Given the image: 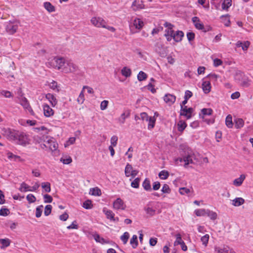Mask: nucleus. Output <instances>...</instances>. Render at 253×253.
<instances>
[{"instance_id": "1", "label": "nucleus", "mask_w": 253, "mask_h": 253, "mask_svg": "<svg viewBox=\"0 0 253 253\" xmlns=\"http://www.w3.org/2000/svg\"><path fill=\"white\" fill-rule=\"evenodd\" d=\"M16 133V134L15 135V137L12 140L16 141V143L18 144L23 146H25L29 144L28 137L23 132H19L18 131H17Z\"/></svg>"}, {"instance_id": "2", "label": "nucleus", "mask_w": 253, "mask_h": 253, "mask_svg": "<svg viewBox=\"0 0 253 253\" xmlns=\"http://www.w3.org/2000/svg\"><path fill=\"white\" fill-rule=\"evenodd\" d=\"M164 26L167 28L165 30L164 36L166 38L167 41L170 42L172 39V35L174 31L173 29L174 25L168 22H166L163 24Z\"/></svg>"}, {"instance_id": "3", "label": "nucleus", "mask_w": 253, "mask_h": 253, "mask_svg": "<svg viewBox=\"0 0 253 253\" xmlns=\"http://www.w3.org/2000/svg\"><path fill=\"white\" fill-rule=\"evenodd\" d=\"M51 63L53 66L58 70L63 69L66 65L65 59L63 57L56 56L54 57Z\"/></svg>"}, {"instance_id": "4", "label": "nucleus", "mask_w": 253, "mask_h": 253, "mask_svg": "<svg viewBox=\"0 0 253 253\" xmlns=\"http://www.w3.org/2000/svg\"><path fill=\"white\" fill-rule=\"evenodd\" d=\"M17 130L8 127H3L1 129V134L9 140H12L15 138Z\"/></svg>"}, {"instance_id": "5", "label": "nucleus", "mask_w": 253, "mask_h": 253, "mask_svg": "<svg viewBox=\"0 0 253 253\" xmlns=\"http://www.w3.org/2000/svg\"><path fill=\"white\" fill-rule=\"evenodd\" d=\"M155 51L162 57H165L167 55V52L163 44L157 42L155 44Z\"/></svg>"}, {"instance_id": "6", "label": "nucleus", "mask_w": 253, "mask_h": 253, "mask_svg": "<svg viewBox=\"0 0 253 253\" xmlns=\"http://www.w3.org/2000/svg\"><path fill=\"white\" fill-rule=\"evenodd\" d=\"M194 112V109L192 107L188 108L187 106L183 107L180 108V115L184 116L187 119L191 118L192 113Z\"/></svg>"}, {"instance_id": "7", "label": "nucleus", "mask_w": 253, "mask_h": 253, "mask_svg": "<svg viewBox=\"0 0 253 253\" xmlns=\"http://www.w3.org/2000/svg\"><path fill=\"white\" fill-rule=\"evenodd\" d=\"M91 22L93 25L97 27H105V24L106 22L101 18L93 17L91 19Z\"/></svg>"}, {"instance_id": "8", "label": "nucleus", "mask_w": 253, "mask_h": 253, "mask_svg": "<svg viewBox=\"0 0 253 253\" xmlns=\"http://www.w3.org/2000/svg\"><path fill=\"white\" fill-rule=\"evenodd\" d=\"M126 206L120 198H117L113 203V207L117 210H125Z\"/></svg>"}, {"instance_id": "9", "label": "nucleus", "mask_w": 253, "mask_h": 253, "mask_svg": "<svg viewBox=\"0 0 253 253\" xmlns=\"http://www.w3.org/2000/svg\"><path fill=\"white\" fill-rule=\"evenodd\" d=\"M17 28V24L12 22H9L6 26V31L10 34H13L16 32Z\"/></svg>"}, {"instance_id": "10", "label": "nucleus", "mask_w": 253, "mask_h": 253, "mask_svg": "<svg viewBox=\"0 0 253 253\" xmlns=\"http://www.w3.org/2000/svg\"><path fill=\"white\" fill-rule=\"evenodd\" d=\"M184 37V33L182 31L178 30L175 33L174 32L172 35V39L175 42H180L182 41V38Z\"/></svg>"}, {"instance_id": "11", "label": "nucleus", "mask_w": 253, "mask_h": 253, "mask_svg": "<svg viewBox=\"0 0 253 253\" xmlns=\"http://www.w3.org/2000/svg\"><path fill=\"white\" fill-rule=\"evenodd\" d=\"M44 115L46 117H50L53 115L54 111L47 104H44L43 106Z\"/></svg>"}, {"instance_id": "12", "label": "nucleus", "mask_w": 253, "mask_h": 253, "mask_svg": "<svg viewBox=\"0 0 253 253\" xmlns=\"http://www.w3.org/2000/svg\"><path fill=\"white\" fill-rule=\"evenodd\" d=\"M164 100L167 103H169V105H171L175 101L176 97L174 95L167 94L165 95Z\"/></svg>"}, {"instance_id": "13", "label": "nucleus", "mask_w": 253, "mask_h": 253, "mask_svg": "<svg viewBox=\"0 0 253 253\" xmlns=\"http://www.w3.org/2000/svg\"><path fill=\"white\" fill-rule=\"evenodd\" d=\"M132 7H134L133 10L136 11L138 9H143L145 7V5L142 0H134L132 2Z\"/></svg>"}, {"instance_id": "14", "label": "nucleus", "mask_w": 253, "mask_h": 253, "mask_svg": "<svg viewBox=\"0 0 253 253\" xmlns=\"http://www.w3.org/2000/svg\"><path fill=\"white\" fill-rule=\"evenodd\" d=\"M67 66L69 67V69L65 66L64 67V71L66 73L67 72H73L76 71L77 66L74 63L71 62L66 63Z\"/></svg>"}, {"instance_id": "15", "label": "nucleus", "mask_w": 253, "mask_h": 253, "mask_svg": "<svg viewBox=\"0 0 253 253\" xmlns=\"http://www.w3.org/2000/svg\"><path fill=\"white\" fill-rule=\"evenodd\" d=\"M45 98L50 102L53 107H54L57 104V100L52 94H46L45 95Z\"/></svg>"}, {"instance_id": "16", "label": "nucleus", "mask_w": 253, "mask_h": 253, "mask_svg": "<svg viewBox=\"0 0 253 253\" xmlns=\"http://www.w3.org/2000/svg\"><path fill=\"white\" fill-rule=\"evenodd\" d=\"M202 88L205 93H209L211 89L210 82L204 81L202 83Z\"/></svg>"}, {"instance_id": "17", "label": "nucleus", "mask_w": 253, "mask_h": 253, "mask_svg": "<svg viewBox=\"0 0 253 253\" xmlns=\"http://www.w3.org/2000/svg\"><path fill=\"white\" fill-rule=\"evenodd\" d=\"M230 15L228 14L221 15L220 18L221 19L222 22L224 23L226 27H228L230 25V20L229 19Z\"/></svg>"}, {"instance_id": "18", "label": "nucleus", "mask_w": 253, "mask_h": 253, "mask_svg": "<svg viewBox=\"0 0 253 253\" xmlns=\"http://www.w3.org/2000/svg\"><path fill=\"white\" fill-rule=\"evenodd\" d=\"M142 187L144 189L147 191H150L152 190L150 181L148 178H146L143 182Z\"/></svg>"}, {"instance_id": "19", "label": "nucleus", "mask_w": 253, "mask_h": 253, "mask_svg": "<svg viewBox=\"0 0 253 253\" xmlns=\"http://www.w3.org/2000/svg\"><path fill=\"white\" fill-rule=\"evenodd\" d=\"M183 161L185 162L184 167H186L189 164L193 163V161L192 159L191 156L190 155H187L186 156H183V159H180V161L182 162Z\"/></svg>"}, {"instance_id": "20", "label": "nucleus", "mask_w": 253, "mask_h": 253, "mask_svg": "<svg viewBox=\"0 0 253 253\" xmlns=\"http://www.w3.org/2000/svg\"><path fill=\"white\" fill-rule=\"evenodd\" d=\"M245 175L244 174H241L240 177L235 179L233 181V184L236 186H239L242 185L243 182L245 179Z\"/></svg>"}, {"instance_id": "21", "label": "nucleus", "mask_w": 253, "mask_h": 253, "mask_svg": "<svg viewBox=\"0 0 253 253\" xmlns=\"http://www.w3.org/2000/svg\"><path fill=\"white\" fill-rule=\"evenodd\" d=\"M11 241L8 238L0 239V243L2 245L0 249H2L10 246Z\"/></svg>"}, {"instance_id": "22", "label": "nucleus", "mask_w": 253, "mask_h": 253, "mask_svg": "<svg viewBox=\"0 0 253 253\" xmlns=\"http://www.w3.org/2000/svg\"><path fill=\"white\" fill-rule=\"evenodd\" d=\"M49 145L48 147L52 151L56 150L58 148V144L52 140H48L47 141Z\"/></svg>"}, {"instance_id": "23", "label": "nucleus", "mask_w": 253, "mask_h": 253, "mask_svg": "<svg viewBox=\"0 0 253 253\" xmlns=\"http://www.w3.org/2000/svg\"><path fill=\"white\" fill-rule=\"evenodd\" d=\"M103 211L106 215L107 218L109 219L110 220H111L115 216V214L112 211L107 210L105 208L103 209Z\"/></svg>"}, {"instance_id": "24", "label": "nucleus", "mask_w": 253, "mask_h": 253, "mask_svg": "<svg viewBox=\"0 0 253 253\" xmlns=\"http://www.w3.org/2000/svg\"><path fill=\"white\" fill-rule=\"evenodd\" d=\"M245 202V200L242 198H236L233 200L232 205L235 207H239Z\"/></svg>"}, {"instance_id": "25", "label": "nucleus", "mask_w": 253, "mask_h": 253, "mask_svg": "<svg viewBox=\"0 0 253 253\" xmlns=\"http://www.w3.org/2000/svg\"><path fill=\"white\" fill-rule=\"evenodd\" d=\"M187 126L186 122L182 120H180L177 124V129L180 132H182Z\"/></svg>"}, {"instance_id": "26", "label": "nucleus", "mask_w": 253, "mask_h": 253, "mask_svg": "<svg viewBox=\"0 0 253 253\" xmlns=\"http://www.w3.org/2000/svg\"><path fill=\"white\" fill-rule=\"evenodd\" d=\"M232 5V0H224L222 3L221 6L223 10L228 11V8Z\"/></svg>"}, {"instance_id": "27", "label": "nucleus", "mask_w": 253, "mask_h": 253, "mask_svg": "<svg viewBox=\"0 0 253 253\" xmlns=\"http://www.w3.org/2000/svg\"><path fill=\"white\" fill-rule=\"evenodd\" d=\"M94 239L96 242L101 243L102 244H108L109 242V241H106L105 239L101 237L99 235L97 234L94 235Z\"/></svg>"}, {"instance_id": "28", "label": "nucleus", "mask_w": 253, "mask_h": 253, "mask_svg": "<svg viewBox=\"0 0 253 253\" xmlns=\"http://www.w3.org/2000/svg\"><path fill=\"white\" fill-rule=\"evenodd\" d=\"M89 194L93 196H100L101 195V190L98 187L90 189Z\"/></svg>"}, {"instance_id": "29", "label": "nucleus", "mask_w": 253, "mask_h": 253, "mask_svg": "<svg viewBox=\"0 0 253 253\" xmlns=\"http://www.w3.org/2000/svg\"><path fill=\"white\" fill-rule=\"evenodd\" d=\"M130 244L132 246L133 249H135L138 245L137 236L136 235H133L130 241Z\"/></svg>"}, {"instance_id": "30", "label": "nucleus", "mask_w": 253, "mask_h": 253, "mask_svg": "<svg viewBox=\"0 0 253 253\" xmlns=\"http://www.w3.org/2000/svg\"><path fill=\"white\" fill-rule=\"evenodd\" d=\"M43 5L45 9L49 12H52L55 10L54 6L49 2H45Z\"/></svg>"}, {"instance_id": "31", "label": "nucleus", "mask_w": 253, "mask_h": 253, "mask_svg": "<svg viewBox=\"0 0 253 253\" xmlns=\"http://www.w3.org/2000/svg\"><path fill=\"white\" fill-rule=\"evenodd\" d=\"M235 126L236 128H240L242 127L244 124V121L242 119L237 118L235 119Z\"/></svg>"}, {"instance_id": "32", "label": "nucleus", "mask_w": 253, "mask_h": 253, "mask_svg": "<svg viewBox=\"0 0 253 253\" xmlns=\"http://www.w3.org/2000/svg\"><path fill=\"white\" fill-rule=\"evenodd\" d=\"M130 110H126L123 114H122L120 119V121H121L122 123H124L126 118L129 117L130 114Z\"/></svg>"}, {"instance_id": "33", "label": "nucleus", "mask_w": 253, "mask_h": 253, "mask_svg": "<svg viewBox=\"0 0 253 253\" xmlns=\"http://www.w3.org/2000/svg\"><path fill=\"white\" fill-rule=\"evenodd\" d=\"M225 124L229 128H232L233 126V123L232 122V118L231 115H228L225 119Z\"/></svg>"}, {"instance_id": "34", "label": "nucleus", "mask_w": 253, "mask_h": 253, "mask_svg": "<svg viewBox=\"0 0 253 253\" xmlns=\"http://www.w3.org/2000/svg\"><path fill=\"white\" fill-rule=\"evenodd\" d=\"M133 25L136 29H140L143 27L144 24L140 19H136L134 20Z\"/></svg>"}, {"instance_id": "35", "label": "nucleus", "mask_w": 253, "mask_h": 253, "mask_svg": "<svg viewBox=\"0 0 253 253\" xmlns=\"http://www.w3.org/2000/svg\"><path fill=\"white\" fill-rule=\"evenodd\" d=\"M122 74L126 78L129 77L131 75V71L129 68L126 67H124L121 71Z\"/></svg>"}, {"instance_id": "36", "label": "nucleus", "mask_w": 253, "mask_h": 253, "mask_svg": "<svg viewBox=\"0 0 253 253\" xmlns=\"http://www.w3.org/2000/svg\"><path fill=\"white\" fill-rule=\"evenodd\" d=\"M206 215H207L211 220H215L217 218V214L216 212L210 211V210H207L206 212Z\"/></svg>"}, {"instance_id": "37", "label": "nucleus", "mask_w": 253, "mask_h": 253, "mask_svg": "<svg viewBox=\"0 0 253 253\" xmlns=\"http://www.w3.org/2000/svg\"><path fill=\"white\" fill-rule=\"evenodd\" d=\"M148 122H149V124L148 125V128L149 129H151L154 128V127L155 126V122H156V119L154 118V117H151V116L148 119Z\"/></svg>"}, {"instance_id": "38", "label": "nucleus", "mask_w": 253, "mask_h": 253, "mask_svg": "<svg viewBox=\"0 0 253 253\" xmlns=\"http://www.w3.org/2000/svg\"><path fill=\"white\" fill-rule=\"evenodd\" d=\"M169 172L168 171L166 170H163L161 171L159 173V176L162 179H166L168 178L169 176Z\"/></svg>"}, {"instance_id": "39", "label": "nucleus", "mask_w": 253, "mask_h": 253, "mask_svg": "<svg viewBox=\"0 0 253 253\" xmlns=\"http://www.w3.org/2000/svg\"><path fill=\"white\" fill-rule=\"evenodd\" d=\"M7 157L9 159H14L15 161H16L17 160H18L20 162L23 161V160L21 158L20 156L15 155L11 152H8L7 153Z\"/></svg>"}, {"instance_id": "40", "label": "nucleus", "mask_w": 253, "mask_h": 253, "mask_svg": "<svg viewBox=\"0 0 253 253\" xmlns=\"http://www.w3.org/2000/svg\"><path fill=\"white\" fill-rule=\"evenodd\" d=\"M141 178L139 177L135 178L131 183V186L134 188H138L139 187V183Z\"/></svg>"}, {"instance_id": "41", "label": "nucleus", "mask_w": 253, "mask_h": 253, "mask_svg": "<svg viewBox=\"0 0 253 253\" xmlns=\"http://www.w3.org/2000/svg\"><path fill=\"white\" fill-rule=\"evenodd\" d=\"M42 188H43L45 192L49 193L51 191L50 183L49 182H42L41 184Z\"/></svg>"}, {"instance_id": "42", "label": "nucleus", "mask_w": 253, "mask_h": 253, "mask_svg": "<svg viewBox=\"0 0 253 253\" xmlns=\"http://www.w3.org/2000/svg\"><path fill=\"white\" fill-rule=\"evenodd\" d=\"M202 114L204 116H211L213 113V110L211 108H203L201 111Z\"/></svg>"}, {"instance_id": "43", "label": "nucleus", "mask_w": 253, "mask_h": 253, "mask_svg": "<svg viewBox=\"0 0 253 253\" xmlns=\"http://www.w3.org/2000/svg\"><path fill=\"white\" fill-rule=\"evenodd\" d=\"M147 78V75L144 72L141 71L137 75V79L141 82L146 80Z\"/></svg>"}, {"instance_id": "44", "label": "nucleus", "mask_w": 253, "mask_h": 253, "mask_svg": "<svg viewBox=\"0 0 253 253\" xmlns=\"http://www.w3.org/2000/svg\"><path fill=\"white\" fill-rule=\"evenodd\" d=\"M83 207L85 209H91L93 207L92 202L90 200L85 201L83 204Z\"/></svg>"}, {"instance_id": "45", "label": "nucleus", "mask_w": 253, "mask_h": 253, "mask_svg": "<svg viewBox=\"0 0 253 253\" xmlns=\"http://www.w3.org/2000/svg\"><path fill=\"white\" fill-rule=\"evenodd\" d=\"M10 213L9 210L7 208L2 207L0 209V216H6Z\"/></svg>"}, {"instance_id": "46", "label": "nucleus", "mask_w": 253, "mask_h": 253, "mask_svg": "<svg viewBox=\"0 0 253 253\" xmlns=\"http://www.w3.org/2000/svg\"><path fill=\"white\" fill-rule=\"evenodd\" d=\"M30 189V187L26 183H25L24 182H22L21 184V187L19 189V190L21 192H27L29 191V190Z\"/></svg>"}, {"instance_id": "47", "label": "nucleus", "mask_w": 253, "mask_h": 253, "mask_svg": "<svg viewBox=\"0 0 253 253\" xmlns=\"http://www.w3.org/2000/svg\"><path fill=\"white\" fill-rule=\"evenodd\" d=\"M129 237V234L127 232H126L123 235L121 236V240L123 242L124 244H126L127 242L128 239Z\"/></svg>"}, {"instance_id": "48", "label": "nucleus", "mask_w": 253, "mask_h": 253, "mask_svg": "<svg viewBox=\"0 0 253 253\" xmlns=\"http://www.w3.org/2000/svg\"><path fill=\"white\" fill-rule=\"evenodd\" d=\"M206 212H207V210H205V209H198V210H196L194 211L195 214L197 216L205 215Z\"/></svg>"}, {"instance_id": "49", "label": "nucleus", "mask_w": 253, "mask_h": 253, "mask_svg": "<svg viewBox=\"0 0 253 253\" xmlns=\"http://www.w3.org/2000/svg\"><path fill=\"white\" fill-rule=\"evenodd\" d=\"M132 169V167L131 165L127 164L125 168V172L126 176L128 177L130 175V172Z\"/></svg>"}, {"instance_id": "50", "label": "nucleus", "mask_w": 253, "mask_h": 253, "mask_svg": "<svg viewBox=\"0 0 253 253\" xmlns=\"http://www.w3.org/2000/svg\"><path fill=\"white\" fill-rule=\"evenodd\" d=\"M161 191L163 194H169L171 192V189L168 184H165L163 185Z\"/></svg>"}, {"instance_id": "51", "label": "nucleus", "mask_w": 253, "mask_h": 253, "mask_svg": "<svg viewBox=\"0 0 253 253\" xmlns=\"http://www.w3.org/2000/svg\"><path fill=\"white\" fill-rule=\"evenodd\" d=\"M42 209L43 206L41 205L37 207L36 210V216L37 218H39L41 216L42 212Z\"/></svg>"}, {"instance_id": "52", "label": "nucleus", "mask_w": 253, "mask_h": 253, "mask_svg": "<svg viewBox=\"0 0 253 253\" xmlns=\"http://www.w3.org/2000/svg\"><path fill=\"white\" fill-rule=\"evenodd\" d=\"M52 206L50 205H47L45 207L44 210V214L45 216L49 215L52 211Z\"/></svg>"}, {"instance_id": "53", "label": "nucleus", "mask_w": 253, "mask_h": 253, "mask_svg": "<svg viewBox=\"0 0 253 253\" xmlns=\"http://www.w3.org/2000/svg\"><path fill=\"white\" fill-rule=\"evenodd\" d=\"M26 199L28 202L30 204L34 203L36 201V198L32 194H28L26 197Z\"/></svg>"}, {"instance_id": "54", "label": "nucleus", "mask_w": 253, "mask_h": 253, "mask_svg": "<svg viewBox=\"0 0 253 253\" xmlns=\"http://www.w3.org/2000/svg\"><path fill=\"white\" fill-rule=\"evenodd\" d=\"M44 202L47 203H50L53 200V198L51 196L48 194H44L43 195Z\"/></svg>"}, {"instance_id": "55", "label": "nucleus", "mask_w": 253, "mask_h": 253, "mask_svg": "<svg viewBox=\"0 0 253 253\" xmlns=\"http://www.w3.org/2000/svg\"><path fill=\"white\" fill-rule=\"evenodd\" d=\"M229 248L228 247H226L225 248H224L223 249H220L219 248H215V250L217 251L218 253H229Z\"/></svg>"}, {"instance_id": "56", "label": "nucleus", "mask_w": 253, "mask_h": 253, "mask_svg": "<svg viewBox=\"0 0 253 253\" xmlns=\"http://www.w3.org/2000/svg\"><path fill=\"white\" fill-rule=\"evenodd\" d=\"M209 239V235L208 234H206L201 237V240L203 243V244L207 246Z\"/></svg>"}, {"instance_id": "57", "label": "nucleus", "mask_w": 253, "mask_h": 253, "mask_svg": "<svg viewBox=\"0 0 253 253\" xmlns=\"http://www.w3.org/2000/svg\"><path fill=\"white\" fill-rule=\"evenodd\" d=\"M179 192L180 194L184 195L190 193V189L186 187H181L179 189Z\"/></svg>"}, {"instance_id": "58", "label": "nucleus", "mask_w": 253, "mask_h": 253, "mask_svg": "<svg viewBox=\"0 0 253 253\" xmlns=\"http://www.w3.org/2000/svg\"><path fill=\"white\" fill-rule=\"evenodd\" d=\"M60 161L62 162L64 164H69L72 162V159L70 157H68L67 158H61Z\"/></svg>"}, {"instance_id": "59", "label": "nucleus", "mask_w": 253, "mask_h": 253, "mask_svg": "<svg viewBox=\"0 0 253 253\" xmlns=\"http://www.w3.org/2000/svg\"><path fill=\"white\" fill-rule=\"evenodd\" d=\"M195 34L191 32H188L187 33V39L189 42H191L194 40L195 39Z\"/></svg>"}, {"instance_id": "60", "label": "nucleus", "mask_w": 253, "mask_h": 253, "mask_svg": "<svg viewBox=\"0 0 253 253\" xmlns=\"http://www.w3.org/2000/svg\"><path fill=\"white\" fill-rule=\"evenodd\" d=\"M118 141V137L116 135H113L111 138V143L112 146L115 147L117 145Z\"/></svg>"}, {"instance_id": "61", "label": "nucleus", "mask_w": 253, "mask_h": 253, "mask_svg": "<svg viewBox=\"0 0 253 253\" xmlns=\"http://www.w3.org/2000/svg\"><path fill=\"white\" fill-rule=\"evenodd\" d=\"M140 116L141 118L140 119L142 121H146V122L148 121V119L150 117L148 115V114L146 113L142 112L140 113Z\"/></svg>"}, {"instance_id": "62", "label": "nucleus", "mask_w": 253, "mask_h": 253, "mask_svg": "<svg viewBox=\"0 0 253 253\" xmlns=\"http://www.w3.org/2000/svg\"><path fill=\"white\" fill-rule=\"evenodd\" d=\"M203 121L207 123V124H212L214 123V119H206L204 116H202Z\"/></svg>"}, {"instance_id": "63", "label": "nucleus", "mask_w": 253, "mask_h": 253, "mask_svg": "<svg viewBox=\"0 0 253 253\" xmlns=\"http://www.w3.org/2000/svg\"><path fill=\"white\" fill-rule=\"evenodd\" d=\"M153 189L155 191L159 190L161 187V183L159 181H156L153 183Z\"/></svg>"}, {"instance_id": "64", "label": "nucleus", "mask_w": 253, "mask_h": 253, "mask_svg": "<svg viewBox=\"0 0 253 253\" xmlns=\"http://www.w3.org/2000/svg\"><path fill=\"white\" fill-rule=\"evenodd\" d=\"M108 104V101L107 100H103L101 102L100 104V109L101 110H105Z\"/></svg>"}]
</instances>
